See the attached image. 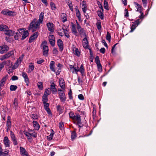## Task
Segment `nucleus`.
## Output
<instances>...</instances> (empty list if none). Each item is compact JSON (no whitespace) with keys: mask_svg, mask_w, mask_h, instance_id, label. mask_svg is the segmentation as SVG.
<instances>
[{"mask_svg":"<svg viewBox=\"0 0 156 156\" xmlns=\"http://www.w3.org/2000/svg\"><path fill=\"white\" fill-rule=\"evenodd\" d=\"M37 86L39 90H42L43 89L42 82H39L37 84Z\"/></svg>","mask_w":156,"mask_h":156,"instance_id":"c03bdc74","label":"nucleus"},{"mask_svg":"<svg viewBox=\"0 0 156 156\" xmlns=\"http://www.w3.org/2000/svg\"><path fill=\"white\" fill-rule=\"evenodd\" d=\"M54 132L52 129L51 130V133L50 135L47 136V139L48 140H51L53 138V136L54 134Z\"/></svg>","mask_w":156,"mask_h":156,"instance_id":"72a5a7b5","label":"nucleus"},{"mask_svg":"<svg viewBox=\"0 0 156 156\" xmlns=\"http://www.w3.org/2000/svg\"><path fill=\"white\" fill-rule=\"evenodd\" d=\"M55 85L54 83H52L51 84V92L53 94H55L57 92V89L55 87Z\"/></svg>","mask_w":156,"mask_h":156,"instance_id":"dca6fc26","label":"nucleus"},{"mask_svg":"<svg viewBox=\"0 0 156 156\" xmlns=\"http://www.w3.org/2000/svg\"><path fill=\"white\" fill-rule=\"evenodd\" d=\"M44 14L43 12H41L39 15L38 20L36 18L33 20L28 27L29 30L32 29L33 32H34L40 28V24L43 23Z\"/></svg>","mask_w":156,"mask_h":156,"instance_id":"f257e3e1","label":"nucleus"},{"mask_svg":"<svg viewBox=\"0 0 156 156\" xmlns=\"http://www.w3.org/2000/svg\"><path fill=\"white\" fill-rule=\"evenodd\" d=\"M103 11H101V10H98L97 11V14L98 16L101 19H104V15L103 13Z\"/></svg>","mask_w":156,"mask_h":156,"instance_id":"473e14b6","label":"nucleus"},{"mask_svg":"<svg viewBox=\"0 0 156 156\" xmlns=\"http://www.w3.org/2000/svg\"><path fill=\"white\" fill-rule=\"evenodd\" d=\"M8 29V27L5 25H0V30L4 31L5 32L6 30Z\"/></svg>","mask_w":156,"mask_h":156,"instance_id":"c756f323","label":"nucleus"},{"mask_svg":"<svg viewBox=\"0 0 156 156\" xmlns=\"http://www.w3.org/2000/svg\"><path fill=\"white\" fill-rule=\"evenodd\" d=\"M59 98L61 102L64 103L66 100V98L64 92L62 93H58Z\"/></svg>","mask_w":156,"mask_h":156,"instance_id":"423d86ee","label":"nucleus"},{"mask_svg":"<svg viewBox=\"0 0 156 156\" xmlns=\"http://www.w3.org/2000/svg\"><path fill=\"white\" fill-rule=\"evenodd\" d=\"M49 42L52 46H54L55 44V37L53 35H50L48 36Z\"/></svg>","mask_w":156,"mask_h":156,"instance_id":"0eeeda50","label":"nucleus"},{"mask_svg":"<svg viewBox=\"0 0 156 156\" xmlns=\"http://www.w3.org/2000/svg\"><path fill=\"white\" fill-rule=\"evenodd\" d=\"M46 26L48 30L51 32L54 31V26L52 23L49 22L47 23Z\"/></svg>","mask_w":156,"mask_h":156,"instance_id":"6e6552de","label":"nucleus"},{"mask_svg":"<svg viewBox=\"0 0 156 156\" xmlns=\"http://www.w3.org/2000/svg\"><path fill=\"white\" fill-rule=\"evenodd\" d=\"M101 23L100 22H98L96 24L97 29L98 30H101Z\"/></svg>","mask_w":156,"mask_h":156,"instance_id":"680f3d73","label":"nucleus"},{"mask_svg":"<svg viewBox=\"0 0 156 156\" xmlns=\"http://www.w3.org/2000/svg\"><path fill=\"white\" fill-rule=\"evenodd\" d=\"M5 62H3L1 63L0 64V69H2L4 66V65H5Z\"/></svg>","mask_w":156,"mask_h":156,"instance_id":"338daca9","label":"nucleus"},{"mask_svg":"<svg viewBox=\"0 0 156 156\" xmlns=\"http://www.w3.org/2000/svg\"><path fill=\"white\" fill-rule=\"evenodd\" d=\"M25 135L27 137V139L29 140V141L31 142L32 140V138L31 136L30 135V133H29L27 131H23Z\"/></svg>","mask_w":156,"mask_h":156,"instance_id":"a878e982","label":"nucleus"},{"mask_svg":"<svg viewBox=\"0 0 156 156\" xmlns=\"http://www.w3.org/2000/svg\"><path fill=\"white\" fill-rule=\"evenodd\" d=\"M13 105L15 109L17 108L18 105L17 99L16 98H15L13 101Z\"/></svg>","mask_w":156,"mask_h":156,"instance_id":"37998d69","label":"nucleus"},{"mask_svg":"<svg viewBox=\"0 0 156 156\" xmlns=\"http://www.w3.org/2000/svg\"><path fill=\"white\" fill-rule=\"evenodd\" d=\"M68 5L71 10L72 11H73V5L72 3V2H70L69 4H68Z\"/></svg>","mask_w":156,"mask_h":156,"instance_id":"0e129e2a","label":"nucleus"},{"mask_svg":"<svg viewBox=\"0 0 156 156\" xmlns=\"http://www.w3.org/2000/svg\"><path fill=\"white\" fill-rule=\"evenodd\" d=\"M9 150H6L4 151V152H2V155L3 156H7L8 155Z\"/></svg>","mask_w":156,"mask_h":156,"instance_id":"bf43d9fd","label":"nucleus"},{"mask_svg":"<svg viewBox=\"0 0 156 156\" xmlns=\"http://www.w3.org/2000/svg\"><path fill=\"white\" fill-rule=\"evenodd\" d=\"M46 111L47 112V113L48 114L49 116L51 117H52V114L51 112L50 109L49 108L47 109H45Z\"/></svg>","mask_w":156,"mask_h":156,"instance_id":"8fccbe9b","label":"nucleus"},{"mask_svg":"<svg viewBox=\"0 0 156 156\" xmlns=\"http://www.w3.org/2000/svg\"><path fill=\"white\" fill-rule=\"evenodd\" d=\"M43 48V53L44 56H47L48 54V48L47 45H44L42 47Z\"/></svg>","mask_w":156,"mask_h":156,"instance_id":"ddd939ff","label":"nucleus"},{"mask_svg":"<svg viewBox=\"0 0 156 156\" xmlns=\"http://www.w3.org/2000/svg\"><path fill=\"white\" fill-rule=\"evenodd\" d=\"M22 75L24 79L28 77V76L26 73L24 72H23L22 73Z\"/></svg>","mask_w":156,"mask_h":156,"instance_id":"e2e57ef3","label":"nucleus"},{"mask_svg":"<svg viewBox=\"0 0 156 156\" xmlns=\"http://www.w3.org/2000/svg\"><path fill=\"white\" fill-rule=\"evenodd\" d=\"M111 36L110 33L109 32H107V34H106V39L109 42H110V41H111Z\"/></svg>","mask_w":156,"mask_h":156,"instance_id":"ea45409f","label":"nucleus"},{"mask_svg":"<svg viewBox=\"0 0 156 156\" xmlns=\"http://www.w3.org/2000/svg\"><path fill=\"white\" fill-rule=\"evenodd\" d=\"M14 54V51L12 50L11 51L7 54H5L2 56L0 58V60L2 61L4 60V59H7L9 58L11 56L13 55Z\"/></svg>","mask_w":156,"mask_h":156,"instance_id":"7ed1b4c3","label":"nucleus"},{"mask_svg":"<svg viewBox=\"0 0 156 156\" xmlns=\"http://www.w3.org/2000/svg\"><path fill=\"white\" fill-rule=\"evenodd\" d=\"M44 105V109L49 108V104L48 103L46 102L43 103Z\"/></svg>","mask_w":156,"mask_h":156,"instance_id":"13d9d810","label":"nucleus"},{"mask_svg":"<svg viewBox=\"0 0 156 156\" xmlns=\"http://www.w3.org/2000/svg\"><path fill=\"white\" fill-rule=\"evenodd\" d=\"M1 13L6 16H13L14 15L15 12L9 10H3L2 11Z\"/></svg>","mask_w":156,"mask_h":156,"instance_id":"39448f33","label":"nucleus"},{"mask_svg":"<svg viewBox=\"0 0 156 156\" xmlns=\"http://www.w3.org/2000/svg\"><path fill=\"white\" fill-rule=\"evenodd\" d=\"M6 76H5L3 77L0 81V84L3 86L5 83V81L6 80Z\"/></svg>","mask_w":156,"mask_h":156,"instance_id":"4c0bfd02","label":"nucleus"},{"mask_svg":"<svg viewBox=\"0 0 156 156\" xmlns=\"http://www.w3.org/2000/svg\"><path fill=\"white\" fill-rule=\"evenodd\" d=\"M20 62L18 60H17L16 62L15 63L14 65L13 66L12 69H16L19 65V62Z\"/></svg>","mask_w":156,"mask_h":156,"instance_id":"49530a36","label":"nucleus"},{"mask_svg":"<svg viewBox=\"0 0 156 156\" xmlns=\"http://www.w3.org/2000/svg\"><path fill=\"white\" fill-rule=\"evenodd\" d=\"M10 135L14 145H17L18 143L17 141L16 138L14 133L12 131H10Z\"/></svg>","mask_w":156,"mask_h":156,"instance_id":"20e7f679","label":"nucleus"},{"mask_svg":"<svg viewBox=\"0 0 156 156\" xmlns=\"http://www.w3.org/2000/svg\"><path fill=\"white\" fill-rule=\"evenodd\" d=\"M38 35V33L37 32L34 33L32 35L30 36L29 40V42L30 43H32L33 41L36 39Z\"/></svg>","mask_w":156,"mask_h":156,"instance_id":"9d476101","label":"nucleus"},{"mask_svg":"<svg viewBox=\"0 0 156 156\" xmlns=\"http://www.w3.org/2000/svg\"><path fill=\"white\" fill-rule=\"evenodd\" d=\"M29 35V33L27 30L25 31H24L21 40H23L26 38Z\"/></svg>","mask_w":156,"mask_h":156,"instance_id":"7c9ffc66","label":"nucleus"},{"mask_svg":"<svg viewBox=\"0 0 156 156\" xmlns=\"http://www.w3.org/2000/svg\"><path fill=\"white\" fill-rule=\"evenodd\" d=\"M48 101V96L44 94L42 96V101L43 102H46Z\"/></svg>","mask_w":156,"mask_h":156,"instance_id":"58836bf2","label":"nucleus"},{"mask_svg":"<svg viewBox=\"0 0 156 156\" xmlns=\"http://www.w3.org/2000/svg\"><path fill=\"white\" fill-rule=\"evenodd\" d=\"M3 142L6 147H10V141L7 136H5L4 137Z\"/></svg>","mask_w":156,"mask_h":156,"instance_id":"4468645a","label":"nucleus"},{"mask_svg":"<svg viewBox=\"0 0 156 156\" xmlns=\"http://www.w3.org/2000/svg\"><path fill=\"white\" fill-rule=\"evenodd\" d=\"M76 12V17L78 18L79 20L80 21L81 20V14L80 11H77Z\"/></svg>","mask_w":156,"mask_h":156,"instance_id":"a18cd8bd","label":"nucleus"},{"mask_svg":"<svg viewBox=\"0 0 156 156\" xmlns=\"http://www.w3.org/2000/svg\"><path fill=\"white\" fill-rule=\"evenodd\" d=\"M21 35L22 34L20 32L16 33L15 32V34L13 36L15 40H18V39L20 38Z\"/></svg>","mask_w":156,"mask_h":156,"instance_id":"cd10ccee","label":"nucleus"},{"mask_svg":"<svg viewBox=\"0 0 156 156\" xmlns=\"http://www.w3.org/2000/svg\"><path fill=\"white\" fill-rule=\"evenodd\" d=\"M73 119L77 121V125L79 127L81 128L83 126V125L81 122V116L78 114H76Z\"/></svg>","mask_w":156,"mask_h":156,"instance_id":"f03ea898","label":"nucleus"},{"mask_svg":"<svg viewBox=\"0 0 156 156\" xmlns=\"http://www.w3.org/2000/svg\"><path fill=\"white\" fill-rule=\"evenodd\" d=\"M77 71L80 72L81 74L83 75L84 73V69L83 66V65H81L79 69H78V70H76Z\"/></svg>","mask_w":156,"mask_h":156,"instance_id":"c9c22d12","label":"nucleus"},{"mask_svg":"<svg viewBox=\"0 0 156 156\" xmlns=\"http://www.w3.org/2000/svg\"><path fill=\"white\" fill-rule=\"evenodd\" d=\"M59 85L62 89L63 90L65 89V83L63 79L60 78L59 80Z\"/></svg>","mask_w":156,"mask_h":156,"instance_id":"f3484780","label":"nucleus"},{"mask_svg":"<svg viewBox=\"0 0 156 156\" xmlns=\"http://www.w3.org/2000/svg\"><path fill=\"white\" fill-rule=\"evenodd\" d=\"M11 118L10 116H8L6 121V129L8 132L11 126V122L10 121Z\"/></svg>","mask_w":156,"mask_h":156,"instance_id":"1a4fd4ad","label":"nucleus"},{"mask_svg":"<svg viewBox=\"0 0 156 156\" xmlns=\"http://www.w3.org/2000/svg\"><path fill=\"white\" fill-rule=\"evenodd\" d=\"M33 123L35 129L37 130H38L40 128V126L38 122L36 121H33Z\"/></svg>","mask_w":156,"mask_h":156,"instance_id":"5701e85b","label":"nucleus"},{"mask_svg":"<svg viewBox=\"0 0 156 156\" xmlns=\"http://www.w3.org/2000/svg\"><path fill=\"white\" fill-rule=\"evenodd\" d=\"M50 5L51 8V9L52 10H55L56 9V7L55 5V4L53 3V2H51L50 3Z\"/></svg>","mask_w":156,"mask_h":156,"instance_id":"09e8293b","label":"nucleus"},{"mask_svg":"<svg viewBox=\"0 0 156 156\" xmlns=\"http://www.w3.org/2000/svg\"><path fill=\"white\" fill-rule=\"evenodd\" d=\"M30 134V135L32 137L33 136L34 138H36L37 136V133L35 132H34L33 133L29 132Z\"/></svg>","mask_w":156,"mask_h":156,"instance_id":"6e6d98bb","label":"nucleus"},{"mask_svg":"<svg viewBox=\"0 0 156 156\" xmlns=\"http://www.w3.org/2000/svg\"><path fill=\"white\" fill-rule=\"evenodd\" d=\"M76 137V134L75 131H73L71 134V140H73Z\"/></svg>","mask_w":156,"mask_h":156,"instance_id":"e433bc0d","label":"nucleus"},{"mask_svg":"<svg viewBox=\"0 0 156 156\" xmlns=\"http://www.w3.org/2000/svg\"><path fill=\"white\" fill-rule=\"evenodd\" d=\"M78 31L80 34L84 37H86L87 35L83 29L81 28V29L78 30Z\"/></svg>","mask_w":156,"mask_h":156,"instance_id":"f704fd0d","label":"nucleus"},{"mask_svg":"<svg viewBox=\"0 0 156 156\" xmlns=\"http://www.w3.org/2000/svg\"><path fill=\"white\" fill-rule=\"evenodd\" d=\"M132 23L133 25H136V27L140 23V19H138L136 21L133 22Z\"/></svg>","mask_w":156,"mask_h":156,"instance_id":"603ef678","label":"nucleus"},{"mask_svg":"<svg viewBox=\"0 0 156 156\" xmlns=\"http://www.w3.org/2000/svg\"><path fill=\"white\" fill-rule=\"evenodd\" d=\"M51 89L49 88H48L45 90L44 94L48 96V95H49L51 94Z\"/></svg>","mask_w":156,"mask_h":156,"instance_id":"de8ad7c7","label":"nucleus"},{"mask_svg":"<svg viewBox=\"0 0 156 156\" xmlns=\"http://www.w3.org/2000/svg\"><path fill=\"white\" fill-rule=\"evenodd\" d=\"M34 69V66L31 63H30L29 66V69L28 70L27 73H30L33 71Z\"/></svg>","mask_w":156,"mask_h":156,"instance_id":"bb28decb","label":"nucleus"},{"mask_svg":"<svg viewBox=\"0 0 156 156\" xmlns=\"http://www.w3.org/2000/svg\"><path fill=\"white\" fill-rule=\"evenodd\" d=\"M4 33L6 35L9 36H11L14 35L15 34V31L8 29L6 30Z\"/></svg>","mask_w":156,"mask_h":156,"instance_id":"a211bd4d","label":"nucleus"},{"mask_svg":"<svg viewBox=\"0 0 156 156\" xmlns=\"http://www.w3.org/2000/svg\"><path fill=\"white\" fill-rule=\"evenodd\" d=\"M55 62L54 61L51 62L50 64V68L51 71L55 72V69L54 68Z\"/></svg>","mask_w":156,"mask_h":156,"instance_id":"393cba45","label":"nucleus"},{"mask_svg":"<svg viewBox=\"0 0 156 156\" xmlns=\"http://www.w3.org/2000/svg\"><path fill=\"white\" fill-rule=\"evenodd\" d=\"M68 94L69 96V99L70 100L72 99L73 98L72 96V91L71 89H70L69 91L68 92Z\"/></svg>","mask_w":156,"mask_h":156,"instance_id":"4d7b16f0","label":"nucleus"},{"mask_svg":"<svg viewBox=\"0 0 156 156\" xmlns=\"http://www.w3.org/2000/svg\"><path fill=\"white\" fill-rule=\"evenodd\" d=\"M73 53L78 57L80 56V51L77 48L74 47L73 48Z\"/></svg>","mask_w":156,"mask_h":156,"instance_id":"412c9836","label":"nucleus"},{"mask_svg":"<svg viewBox=\"0 0 156 156\" xmlns=\"http://www.w3.org/2000/svg\"><path fill=\"white\" fill-rule=\"evenodd\" d=\"M134 4L136 8L137 9V11L139 12L140 13H141L142 12L141 11V6L138 3L136 2H134Z\"/></svg>","mask_w":156,"mask_h":156,"instance_id":"4be33fe9","label":"nucleus"},{"mask_svg":"<svg viewBox=\"0 0 156 156\" xmlns=\"http://www.w3.org/2000/svg\"><path fill=\"white\" fill-rule=\"evenodd\" d=\"M17 88L16 85H11L10 87V90L11 91H15Z\"/></svg>","mask_w":156,"mask_h":156,"instance_id":"79ce46f5","label":"nucleus"},{"mask_svg":"<svg viewBox=\"0 0 156 156\" xmlns=\"http://www.w3.org/2000/svg\"><path fill=\"white\" fill-rule=\"evenodd\" d=\"M84 48H88L89 47L88 42L87 38V36L83 38L82 42Z\"/></svg>","mask_w":156,"mask_h":156,"instance_id":"2eb2a0df","label":"nucleus"},{"mask_svg":"<svg viewBox=\"0 0 156 156\" xmlns=\"http://www.w3.org/2000/svg\"><path fill=\"white\" fill-rule=\"evenodd\" d=\"M31 117L34 119H38V116L36 114H32Z\"/></svg>","mask_w":156,"mask_h":156,"instance_id":"69168bd1","label":"nucleus"},{"mask_svg":"<svg viewBox=\"0 0 156 156\" xmlns=\"http://www.w3.org/2000/svg\"><path fill=\"white\" fill-rule=\"evenodd\" d=\"M61 17L63 19L62 22L63 23L67 21V19L66 18V15L64 13H62L61 14Z\"/></svg>","mask_w":156,"mask_h":156,"instance_id":"2f4dec72","label":"nucleus"},{"mask_svg":"<svg viewBox=\"0 0 156 156\" xmlns=\"http://www.w3.org/2000/svg\"><path fill=\"white\" fill-rule=\"evenodd\" d=\"M97 65V66L98 71L99 72H101L102 71V67L101 63Z\"/></svg>","mask_w":156,"mask_h":156,"instance_id":"5fc2aeb1","label":"nucleus"},{"mask_svg":"<svg viewBox=\"0 0 156 156\" xmlns=\"http://www.w3.org/2000/svg\"><path fill=\"white\" fill-rule=\"evenodd\" d=\"M63 34H64L65 36L67 38H69L70 37L69 32L67 28L63 29Z\"/></svg>","mask_w":156,"mask_h":156,"instance_id":"b1692460","label":"nucleus"},{"mask_svg":"<svg viewBox=\"0 0 156 156\" xmlns=\"http://www.w3.org/2000/svg\"><path fill=\"white\" fill-rule=\"evenodd\" d=\"M104 7L105 9L107 10H109V9L108 8V3L106 0H105L104 1Z\"/></svg>","mask_w":156,"mask_h":156,"instance_id":"a19ab883","label":"nucleus"},{"mask_svg":"<svg viewBox=\"0 0 156 156\" xmlns=\"http://www.w3.org/2000/svg\"><path fill=\"white\" fill-rule=\"evenodd\" d=\"M72 31L73 34L76 36H78V32L76 29V26L73 23H72Z\"/></svg>","mask_w":156,"mask_h":156,"instance_id":"6ab92c4d","label":"nucleus"},{"mask_svg":"<svg viewBox=\"0 0 156 156\" xmlns=\"http://www.w3.org/2000/svg\"><path fill=\"white\" fill-rule=\"evenodd\" d=\"M136 25H134L133 24H132L130 27L131 30L130 31V32H133V30L135 29L136 27Z\"/></svg>","mask_w":156,"mask_h":156,"instance_id":"052dcab7","label":"nucleus"},{"mask_svg":"<svg viewBox=\"0 0 156 156\" xmlns=\"http://www.w3.org/2000/svg\"><path fill=\"white\" fill-rule=\"evenodd\" d=\"M57 44L59 48L60 51H62L63 49V42L60 39H59L57 41Z\"/></svg>","mask_w":156,"mask_h":156,"instance_id":"aec40b11","label":"nucleus"},{"mask_svg":"<svg viewBox=\"0 0 156 156\" xmlns=\"http://www.w3.org/2000/svg\"><path fill=\"white\" fill-rule=\"evenodd\" d=\"M9 50V47L7 45H2L0 46V53L3 54Z\"/></svg>","mask_w":156,"mask_h":156,"instance_id":"9b49d317","label":"nucleus"},{"mask_svg":"<svg viewBox=\"0 0 156 156\" xmlns=\"http://www.w3.org/2000/svg\"><path fill=\"white\" fill-rule=\"evenodd\" d=\"M78 98L81 100H83L84 99V97L82 94H80L78 95Z\"/></svg>","mask_w":156,"mask_h":156,"instance_id":"774afa93","label":"nucleus"},{"mask_svg":"<svg viewBox=\"0 0 156 156\" xmlns=\"http://www.w3.org/2000/svg\"><path fill=\"white\" fill-rule=\"evenodd\" d=\"M20 154L23 156H28V154L25 149L22 147H20Z\"/></svg>","mask_w":156,"mask_h":156,"instance_id":"f8f14e48","label":"nucleus"},{"mask_svg":"<svg viewBox=\"0 0 156 156\" xmlns=\"http://www.w3.org/2000/svg\"><path fill=\"white\" fill-rule=\"evenodd\" d=\"M63 29H64L63 27H62V29L60 28H58L57 30V31L58 34L61 37H63L64 36L63 34Z\"/></svg>","mask_w":156,"mask_h":156,"instance_id":"c85d7f7f","label":"nucleus"},{"mask_svg":"<svg viewBox=\"0 0 156 156\" xmlns=\"http://www.w3.org/2000/svg\"><path fill=\"white\" fill-rule=\"evenodd\" d=\"M95 62L97 64H100V61L99 59V56H97L95 58Z\"/></svg>","mask_w":156,"mask_h":156,"instance_id":"3c124183","label":"nucleus"},{"mask_svg":"<svg viewBox=\"0 0 156 156\" xmlns=\"http://www.w3.org/2000/svg\"><path fill=\"white\" fill-rule=\"evenodd\" d=\"M69 117L73 119L74 118L75 115L74 114L73 112L72 111L70 112L69 113Z\"/></svg>","mask_w":156,"mask_h":156,"instance_id":"864d4df0","label":"nucleus"}]
</instances>
